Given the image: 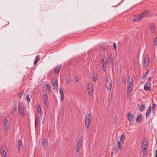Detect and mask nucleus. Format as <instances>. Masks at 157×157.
<instances>
[{"mask_svg":"<svg viewBox=\"0 0 157 157\" xmlns=\"http://www.w3.org/2000/svg\"><path fill=\"white\" fill-rule=\"evenodd\" d=\"M26 98L27 100V101H30V98L28 95H27L26 96Z\"/></svg>","mask_w":157,"mask_h":157,"instance_id":"41","label":"nucleus"},{"mask_svg":"<svg viewBox=\"0 0 157 157\" xmlns=\"http://www.w3.org/2000/svg\"><path fill=\"white\" fill-rule=\"evenodd\" d=\"M3 128L5 133L6 134H7L8 130L7 126H4Z\"/></svg>","mask_w":157,"mask_h":157,"instance_id":"25","label":"nucleus"},{"mask_svg":"<svg viewBox=\"0 0 157 157\" xmlns=\"http://www.w3.org/2000/svg\"><path fill=\"white\" fill-rule=\"evenodd\" d=\"M38 118L37 117L36 115L35 116V128H36L38 125Z\"/></svg>","mask_w":157,"mask_h":157,"instance_id":"19","label":"nucleus"},{"mask_svg":"<svg viewBox=\"0 0 157 157\" xmlns=\"http://www.w3.org/2000/svg\"><path fill=\"white\" fill-rule=\"evenodd\" d=\"M102 69L104 71H106V66L102 67Z\"/></svg>","mask_w":157,"mask_h":157,"instance_id":"38","label":"nucleus"},{"mask_svg":"<svg viewBox=\"0 0 157 157\" xmlns=\"http://www.w3.org/2000/svg\"><path fill=\"white\" fill-rule=\"evenodd\" d=\"M92 117L90 113L88 114L85 117V124L86 128H88L90 124Z\"/></svg>","mask_w":157,"mask_h":157,"instance_id":"4","label":"nucleus"},{"mask_svg":"<svg viewBox=\"0 0 157 157\" xmlns=\"http://www.w3.org/2000/svg\"><path fill=\"white\" fill-rule=\"evenodd\" d=\"M60 91L61 94V100L63 101V100L64 97L63 91L61 88H60Z\"/></svg>","mask_w":157,"mask_h":157,"instance_id":"20","label":"nucleus"},{"mask_svg":"<svg viewBox=\"0 0 157 157\" xmlns=\"http://www.w3.org/2000/svg\"><path fill=\"white\" fill-rule=\"evenodd\" d=\"M155 157H157V150L155 151Z\"/></svg>","mask_w":157,"mask_h":157,"instance_id":"45","label":"nucleus"},{"mask_svg":"<svg viewBox=\"0 0 157 157\" xmlns=\"http://www.w3.org/2000/svg\"><path fill=\"white\" fill-rule=\"evenodd\" d=\"M52 84L53 86V88L57 89L58 88V83L56 80L55 79H53L52 80Z\"/></svg>","mask_w":157,"mask_h":157,"instance_id":"8","label":"nucleus"},{"mask_svg":"<svg viewBox=\"0 0 157 157\" xmlns=\"http://www.w3.org/2000/svg\"><path fill=\"white\" fill-rule=\"evenodd\" d=\"M75 80L77 82H78V79L77 77L75 78Z\"/></svg>","mask_w":157,"mask_h":157,"instance_id":"47","label":"nucleus"},{"mask_svg":"<svg viewBox=\"0 0 157 157\" xmlns=\"http://www.w3.org/2000/svg\"><path fill=\"white\" fill-rule=\"evenodd\" d=\"M88 87V92L89 95L90 96H92L93 92L94 87L92 85L89 84Z\"/></svg>","mask_w":157,"mask_h":157,"instance_id":"6","label":"nucleus"},{"mask_svg":"<svg viewBox=\"0 0 157 157\" xmlns=\"http://www.w3.org/2000/svg\"><path fill=\"white\" fill-rule=\"evenodd\" d=\"M43 101H48V95L46 93L43 94Z\"/></svg>","mask_w":157,"mask_h":157,"instance_id":"21","label":"nucleus"},{"mask_svg":"<svg viewBox=\"0 0 157 157\" xmlns=\"http://www.w3.org/2000/svg\"><path fill=\"white\" fill-rule=\"evenodd\" d=\"M22 141L21 140H19L18 141V147L19 149V150L20 151V148L22 145Z\"/></svg>","mask_w":157,"mask_h":157,"instance_id":"22","label":"nucleus"},{"mask_svg":"<svg viewBox=\"0 0 157 157\" xmlns=\"http://www.w3.org/2000/svg\"><path fill=\"white\" fill-rule=\"evenodd\" d=\"M122 81L123 82H124V81H125V79L124 78L122 79Z\"/></svg>","mask_w":157,"mask_h":157,"instance_id":"50","label":"nucleus"},{"mask_svg":"<svg viewBox=\"0 0 157 157\" xmlns=\"http://www.w3.org/2000/svg\"><path fill=\"white\" fill-rule=\"evenodd\" d=\"M37 111L39 113H40L42 112V109L40 105H39L38 106L37 108Z\"/></svg>","mask_w":157,"mask_h":157,"instance_id":"26","label":"nucleus"},{"mask_svg":"<svg viewBox=\"0 0 157 157\" xmlns=\"http://www.w3.org/2000/svg\"><path fill=\"white\" fill-rule=\"evenodd\" d=\"M82 143V140L79 139L78 142L77 146L76 147V150L77 151H78L81 148Z\"/></svg>","mask_w":157,"mask_h":157,"instance_id":"7","label":"nucleus"},{"mask_svg":"<svg viewBox=\"0 0 157 157\" xmlns=\"http://www.w3.org/2000/svg\"><path fill=\"white\" fill-rule=\"evenodd\" d=\"M44 119H43V123H44Z\"/></svg>","mask_w":157,"mask_h":157,"instance_id":"52","label":"nucleus"},{"mask_svg":"<svg viewBox=\"0 0 157 157\" xmlns=\"http://www.w3.org/2000/svg\"><path fill=\"white\" fill-rule=\"evenodd\" d=\"M145 108V105H142L140 107V111H142Z\"/></svg>","mask_w":157,"mask_h":157,"instance_id":"27","label":"nucleus"},{"mask_svg":"<svg viewBox=\"0 0 157 157\" xmlns=\"http://www.w3.org/2000/svg\"><path fill=\"white\" fill-rule=\"evenodd\" d=\"M125 136L122 135L120 138V140L122 142V143L123 144V141L125 138Z\"/></svg>","mask_w":157,"mask_h":157,"instance_id":"31","label":"nucleus"},{"mask_svg":"<svg viewBox=\"0 0 157 157\" xmlns=\"http://www.w3.org/2000/svg\"><path fill=\"white\" fill-rule=\"evenodd\" d=\"M24 91L23 90L22 91H21V93H19L18 94V95L20 98H21L22 97V96L23 94L24 93Z\"/></svg>","mask_w":157,"mask_h":157,"instance_id":"36","label":"nucleus"},{"mask_svg":"<svg viewBox=\"0 0 157 157\" xmlns=\"http://www.w3.org/2000/svg\"><path fill=\"white\" fill-rule=\"evenodd\" d=\"M113 48L115 50H116L117 49V45L116 43H113Z\"/></svg>","mask_w":157,"mask_h":157,"instance_id":"35","label":"nucleus"},{"mask_svg":"<svg viewBox=\"0 0 157 157\" xmlns=\"http://www.w3.org/2000/svg\"><path fill=\"white\" fill-rule=\"evenodd\" d=\"M18 108L20 113L22 116H24L25 115L24 112L25 107L22 103H20L19 104Z\"/></svg>","mask_w":157,"mask_h":157,"instance_id":"5","label":"nucleus"},{"mask_svg":"<svg viewBox=\"0 0 157 157\" xmlns=\"http://www.w3.org/2000/svg\"><path fill=\"white\" fill-rule=\"evenodd\" d=\"M37 59H36L35 61H34V64L35 65H36L37 63Z\"/></svg>","mask_w":157,"mask_h":157,"instance_id":"44","label":"nucleus"},{"mask_svg":"<svg viewBox=\"0 0 157 157\" xmlns=\"http://www.w3.org/2000/svg\"><path fill=\"white\" fill-rule=\"evenodd\" d=\"M8 118L6 117L4 122V126H7V123L8 122Z\"/></svg>","mask_w":157,"mask_h":157,"instance_id":"28","label":"nucleus"},{"mask_svg":"<svg viewBox=\"0 0 157 157\" xmlns=\"http://www.w3.org/2000/svg\"><path fill=\"white\" fill-rule=\"evenodd\" d=\"M142 118V115L140 114H139L138 116L136 118V121L137 122H140Z\"/></svg>","mask_w":157,"mask_h":157,"instance_id":"18","label":"nucleus"},{"mask_svg":"<svg viewBox=\"0 0 157 157\" xmlns=\"http://www.w3.org/2000/svg\"><path fill=\"white\" fill-rule=\"evenodd\" d=\"M70 81V80L69 79H67V82L68 83H69Z\"/></svg>","mask_w":157,"mask_h":157,"instance_id":"46","label":"nucleus"},{"mask_svg":"<svg viewBox=\"0 0 157 157\" xmlns=\"http://www.w3.org/2000/svg\"><path fill=\"white\" fill-rule=\"evenodd\" d=\"M127 118L129 122H132L133 121V116L132 114L131 113L129 112L128 113Z\"/></svg>","mask_w":157,"mask_h":157,"instance_id":"12","label":"nucleus"},{"mask_svg":"<svg viewBox=\"0 0 157 157\" xmlns=\"http://www.w3.org/2000/svg\"><path fill=\"white\" fill-rule=\"evenodd\" d=\"M155 27V26L154 25H151L150 26V28L151 29H153Z\"/></svg>","mask_w":157,"mask_h":157,"instance_id":"43","label":"nucleus"},{"mask_svg":"<svg viewBox=\"0 0 157 157\" xmlns=\"http://www.w3.org/2000/svg\"><path fill=\"white\" fill-rule=\"evenodd\" d=\"M97 76L93 77L92 78V79L94 82L96 81L97 80Z\"/></svg>","mask_w":157,"mask_h":157,"instance_id":"37","label":"nucleus"},{"mask_svg":"<svg viewBox=\"0 0 157 157\" xmlns=\"http://www.w3.org/2000/svg\"><path fill=\"white\" fill-rule=\"evenodd\" d=\"M149 57L148 55H147L145 56L144 59V65L146 67L148 66L149 63Z\"/></svg>","mask_w":157,"mask_h":157,"instance_id":"9","label":"nucleus"},{"mask_svg":"<svg viewBox=\"0 0 157 157\" xmlns=\"http://www.w3.org/2000/svg\"><path fill=\"white\" fill-rule=\"evenodd\" d=\"M112 85V80L110 76L107 77L105 83V87L108 90H111Z\"/></svg>","mask_w":157,"mask_h":157,"instance_id":"2","label":"nucleus"},{"mask_svg":"<svg viewBox=\"0 0 157 157\" xmlns=\"http://www.w3.org/2000/svg\"><path fill=\"white\" fill-rule=\"evenodd\" d=\"M44 101V104H45V105L47 106L48 105V101Z\"/></svg>","mask_w":157,"mask_h":157,"instance_id":"39","label":"nucleus"},{"mask_svg":"<svg viewBox=\"0 0 157 157\" xmlns=\"http://www.w3.org/2000/svg\"><path fill=\"white\" fill-rule=\"evenodd\" d=\"M154 45L157 46V38H155L154 39Z\"/></svg>","mask_w":157,"mask_h":157,"instance_id":"32","label":"nucleus"},{"mask_svg":"<svg viewBox=\"0 0 157 157\" xmlns=\"http://www.w3.org/2000/svg\"><path fill=\"white\" fill-rule=\"evenodd\" d=\"M47 141L48 140L46 139H44L43 140L42 144L43 147L44 149L46 147V145L47 144Z\"/></svg>","mask_w":157,"mask_h":157,"instance_id":"15","label":"nucleus"},{"mask_svg":"<svg viewBox=\"0 0 157 157\" xmlns=\"http://www.w3.org/2000/svg\"><path fill=\"white\" fill-rule=\"evenodd\" d=\"M156 107V105L155 104H154L153 106H152V110L154 111H155V108Z\"/></svg>","mask_w":157,"mask_h":157,"instance_id":"34","label":"nucleus"},{"mask_svg":"<svg viewBox=\"0 0 157 157\" xmlns=\"http://www.w3.org/2000/svg\"><path fill=\"white\" fill-rule=\"evenodd\" d=\"M148 148V142L147 140H143L142 145V150L143 154L146 155L147 153Z\"/></svg>","mask_w":157,"mask_h":157,"instance_id":"3","label":"nucleus"},{"mask_svg":"<svg viewBox=\"0 0 157 157\" xmlns=\"http://www.w3.org/2000/svg\"><path fill=\"white\" fill-rule=\"evenodd\" d=\"M150 15V13L148 10H146L135 16L134 18L132 19V21L134 22L140 21L143 19L144 17L149 16Z\"/></svg>","mask_w":157,"mask_h":157,"instance_id":"1","label":"nucleus"},{"mask_svg":"<svg viewBox=\"0 0 157 157\" xmlns=\"http://www.w3.org/2000/svg\"><path fill=\"white\" fill-rule=\"evenodd\" d=\"M113 152H111V156H113Z\"/></svg>","mask_w":157,"mask_h":157,"instance_id":"51","label":"nucleus"},{"mask_svg":"<svg viewBox=\"0 0 157 157\" xmlns=\"http://www.w3.org/2000/svg\"><path fill=\"white\" fill-rule=\"evenodd\" d=\"M100 62H101V63H105V62L104 61V58H102V59L101 60Z\"/></svg>","mask_w":157,"mask_h":157,"instance_id":"40","label":"nucleus"},{"mask_svg":"<svg viewBox=\"0 0 157 157\" xmlns=\"http://www.w3.org/2000/svg\"><path fill=\"white\" fill-rule=\"evenodd\" d=\"M45 88L47 92L48 93L50 92L51 88V86L50 85H48L47 84H45Z\"/></svg>","mask_w":157,"mask_h":157,"instance_id":"14","label":"nucleus"},{"mask_svg":"<svg viewBox=\"0 0 157 157\" xmlns=\"http://www.w3.org/2000/svg\"><path fill=\"white\" fill-rule=\"evenodd\" d=\"M150 86H148L147 85L146 86H145L144 87V89L146 91L148 90L149 91L151 90V88Z\"/></svg>","mask_w":157,"mask_h":157,"instance_id":"23","label":"nucleus"},{"mask_svg":"<svg viewBox=\"0 0 157 157\" xmlns=\"http://www.w3.org/2000/svg\"><path fill=\"white\" fill-rule=\"evenodd\" d=\"M61 68L60 65H57L54 68V71L56 74L59 73Z\"/></svg>","mask_w":157,"mask_h":157,"instance_id":"10","label":"nucleus"},{"mask_svg":"<svg viewBox=\"0 0 157 157\" xmlns=\"http://www.w3.org/2000/svg\"><path fill=\"white\" fill-rule=\"evenodd\" d=\"M119 149L117 147H115L113 149V151L116 153H117L118 152Z\"/></svg>","mask_w":157,"mask_h":157,"instance_id":"29","label":"nucleus"},{"mask_svg":"<svg viewBox=\"0 0 157 157\" xmlns=\"http://www.w3.org/2000/svg\"><path fill=\"white\" fill-rule=\"evenodd\" d=\"M38 57H39V55H37L36 56V59H37V60H39V59L38 60Z\"/></svg>","mask_w":157,"mask_h":157,"instance_id":"48","label":"nucleus"},{"mask_svg":"<svg viewBox=\"0 0 157 157\" xmlns=\"http://www.w3.org/2000/svg\"><path fill=\"white\" fill-rule=\"evenodd\" d=\"M151 109H152L151 106V105H150L149 106L147 110V111L146 112V118L148 117H150V114L151 113Z\"/></svg>","mask_w":157,"mask_h":157,"instance_id":"11","label":"nucleus"},{"mask_svg":"<svg viewBox=\"0 0 157 157\" xmlns=\"http://www.w3.org/2000/svg\"><path fill=\"white\" fill-rule=\"evenodd\" d=\"M128 85H133V79L132 78H131L130 77L128 78Z\"/></svg>","mask_w":157,"mask_h":157,"instance_id":"17","label":"nucleus"},{"mask_svg":"<svg viewBox=\"0 0 157 157\" xmlns=\"http://www.w3.org/2000/svg\"><path fill=\"white\" fill-rule=\"evenodd\" d=\"M128 89L127 90V94L128 95H129V94L131 92L132 90V88H133V85L130 86L128 85L127 86Z\"/></svg>","mask_w":157,"mask_h":157,"instance_id":"13","label":"nucleus"},{"mask_svg":"<svg viewBox=\"0 0 157 157\" xmlns=\"http://www.w3.org/2000/svg\"><path fill=\"white\" fill-rule=\"evenodd\" d=\"M152 80L151 76H150L148 78L147 82L146 83V85L148 86H151V82Z\"/></svg>","mask_w":157,"mask_h":157,"instance_id":"16","label":"nucleus"},{"mask_svg":"<svg viewBox=\"0 0 157 157\" xmlns=\"http://www.w3.org/2000/svg\"><path fill=\"white\" fill-rule=\"evenodd\" d=\"M149 71H148V72H147L146 73V75H145V76H146V75H147V74H148V73H149Z\"/></svg>","mask_w":157,"mask_h":157,"instance_id":"49","label":"nucleus"},{"mask_svg":"<svg viewBox=\"0 0 157 157\" xmlns=\"http://www.w3.org/2000/svg\"><path fill=\"white\" fill-rule=\"evenodd\" d=\"M1 154L2 155L3 157H6V152L5 151L4 149H3V152H1Z\"/></svg>","mask_w":157,"mask_h":157,"instance_id":"30","label":"nucleus"},{"mask_svg":"<svg viewBox=\"0 0 157 157\" xmlns=\"http://www.w3.org/2000/svg\"><path fill=\"white\" fill-rule=\"evenodd\" d=\"M102 67H104V66H106V62H105V63H102Z\"/></svg>","mask_w":157,"mask_h":157,"instance_id":"42","label":"nucleus"},{"mask_svg":"<svg viewBox=\"0 0 157 157\" xmlns=\"http://www.w3.org/2000/svg\"><path fill=\"white\" fill-rule=\"evenodd\" d=\"M118 147L119 150H120L122 148V146L121 143L119 141H118Z\"/></svg>","mask_w":157,"mask_h":157,"instance_id":"24","label":"nucleus"},{"mask_svg":"<svg viewBox=\"0 0 157 157\" xmlns=\"http://www.w3.org/2000/svg\"><path fill=\"white\" fill-rule=\"evenodd\" d=\"M113 60V58L111 55H110L108 57V61H112Z\"/></svg>","mask_w":157,"mask_h":157,"instance_id":"33","label":"nucleus"}]
</instances>
